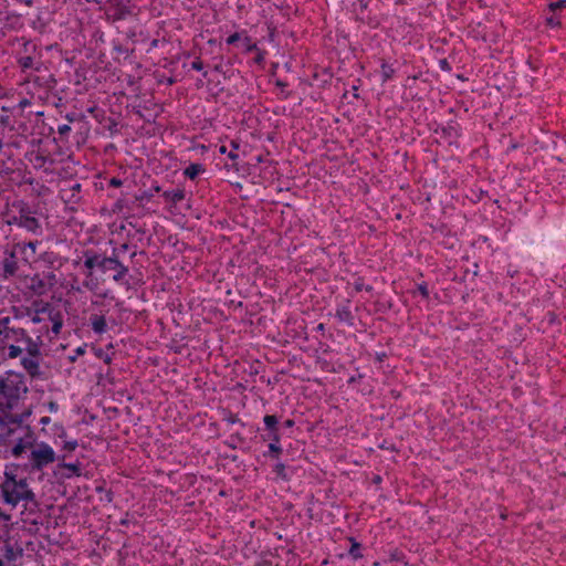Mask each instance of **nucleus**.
<instances>
[{
	"label": "nucleus",
	"instance_id": "1",
	"mask_svg": "<svg viewBox=\"0 0 566 566\" xmlns=\"http://www.w3.org/2000/svg\"><path fill=\"white\" fill-rule=\"evenodd\" d=\"M30 415V410L19 416L0 415V444H13L11 454L14 458H21L34 442V432L30 426L23 424L24 418Z\"/></svg>",
	"mask_w": 566,
	"mask_h": 566
},
{
	"label": "nucleus",
	"instance_id": "2",
	"mask_svg": "<svg viewBox=\"0 0 566 566\" xmlns=\"http://www.w3.org/2000/svg\"><path fill=\"white\" fill-rule=\"evenodd\" d=\"M84 266L87 272L85 273L83 285L90 291H94L98 285L94 277V269H98L104 274L108 271H114L113 280L116 283L128 284L125 280L129 271L128 266L119 261L118 253L116 251H112V255L107 256L105 254L97 253L94 250H85Z\"/></svg>",
	"mask_w": 566,
	"mask_h": 566
},
{
	"label": "nucleus",
	"instance_id": "3",
	"mask_svg": "<svg viewBox=\"0 0 566 566\" xmlns=\"http://www.w3.org/2000/svg\"><path fill=\"white\" fill-rule=\"evenodd\" d=\"M28 392L24 378L21 374L7 371L0 377V410L4 413L12 410L23 395Z\"/></svg>",
	"mask_w": 566,
	"mask_h": 566
},
{
	"label": "nucleus",
	"instance_id": "4",
	"mask_svg": "<svg viewBox=\"0 0 566 566\" xmlns=\"http://www.w3.org/2000/svg\"><path fill=\"white\" fill-rule=\"evenodd\" d=\"M38 208L24 200H18L12 203V210L9 214L7 223L20 229H24L33 235H42L43 227L36 217Z\"/></svg>",
	"mask_w": 566,
	"mask_h": 566
},
{
	"label": "nucleus",
	"instance_id": "5",
	"mask_svg": "<svg viewBox=\"0 0 566 566\" xmlns=\"http://www.w3.org/2000/svg\"><path fill=\"white\" fill-rule=\"evenodd\" d=\"M4 479L0 483L1 497L3 503L15 507L21 501L35 502V494L33 491L20 492L15 486V472L8 467L4 470Z\"/></svg>",
	"mask_w": 566,
	"mask_h": 566
},
{
	"label": "nucleus",
	"instance_id": "6",
	"mask_svg": "<svg viewBox=\"0 0 566 566\" xmlns=\"http://www.w3.org/2000/svg\"><path fill=\"white\" fill-rule=\"evenodd\" d=\"M27 450H31V452L24 469L30 473L40 472L56 460L55 451L46 442L35 443L34 441L32 447Z\"/></svg>",
	"mask_w": 566,
	"mask_h": 566
},
{
	"label": "nucleus",
	"instance_id": "7",
	"mask_svg": "<svg viewBox=\"0 0 566 566\" xmlns=\"http://www.w3.org/2000/svg\"><path fill=\"white\" fill-rule=\"evenodd\" d=\"M19 271V261L15 248L10 244H0V280L14 277Z\"/></svg>",
	"mask_w": 566,
	"mask_h": 566
},
{
	"label": "nucleus",
	"instance_id": "8",
	"mask_svg": "<svg viewBox=\"0 0 566 566\" xmlns=\"http://www.w3.org/2000/svg\"><path fill=\"white\" fill-rule=\"evenodd\" d=\"M109 10L107 13L108 20L112 22L126 20L133 14V7L130 0H108Z\"/></svg>",
	"mask_w": 566,
	"mask_h": 566
},
{
	"label": "nucleus",
	"instance_id": "9",
	"mask_svg": "<svg viewBox=\"0 0 566 566\" xmlns=\"http://www.w3.org/2000/svg\"><path fill=\"white\" fill-rule=\"evenodd\" d=\"M263 431L261 434L263 441L281 442V423L276 415H265L263 417Z\"/></svg>",
	"mask_w": 566,
	"mask_h": 566
},
{
	"label": "nucleus",
	"instance_id": "10",
	"mask_svg": "<svg viewBox=\"0 0 566 566\" xmlns=\"http://www.w3.org/2000/svg\"><path fill=\"white\" fill-rule=\"evenodd\" d=\"M25 158L35 169H43L45 171L55 164L52 156L41 147L28 151Z\"/></svg>",
	"mask_w": 566,
	"mask_h": 566
},
{
	"label": "nucleus",
	"instance_id": "11",
	"mask_svg": "<svg viewBox=\"0 0 566 566\" xmlns=\"http://www.w3.org/2000/svg\"><path fill=\"white\" fill-rule=\"evenodd\" d=\"M27 331L24 328L10 327L9 324H2L0 327V340L7 346L8 342L24 343Z\"/></svg>",
	"mask_w": 566,
	"mask_h": 566
},
{
	"label": "nucleus",
	"instance_id": "12",
	"mask_svg": "<svg viewBox=\"0 0 566 566\" xmlns=\"http://www.w3.org/2000/svg\"><path fill=\"white\" fill-rule=\"evenodd\" d=\"M38 313L48 314V317L52 323L51 332L57 336L63 327V314L60 311H55L49 303H44L40 308H38Z\"/></svg>",
	"mask_w": 566,
	"mask_h": 566
},
{
	"label": "nucleus",
	"instance_id": "13",
	"mask_svg": "<svg viewBox=\"0 0 566 566\" xmlns=\"http://www.w3.org/2000/svg\"><path fill=\"white\" fill-rule=\"evenodd\" d=\"M48 333H49L48 326L41 327V329H39V335L36 336V340H34L27 334V339H24L23 348L28 353L29 356L41 357V349H40V346L42 344L41 337L43 334H48Z\"/></svg>",
	"mask_w": 566,
	"mask_h": 566
},
{
	"label": "nucleus",
	"instance_id": "14",
	"mask_svg": "<svg viewBox=\"0 0 566 566\" xmlns=\"http://www.w3.org/2000/svg\"><path fill=\"white\" fill-rule=\"evenodd\" d=\"M21 365L31 378L40 377V357L24 356L21 358Z\"/></svg>",
	"mask_w": 566,
	"mask_h": 566
},
{
	"label": "nucleus",
	"instance_id": "15",
	"mask_svg": "<svg viewBox=\"0 0 566 566\" xmlns=\"http://www.w3.org/2000/svg\"><path fill=\"white\" fill-rule=\"evenodd\" d=\"M335 317L338 321L346 323L348 326L354 325L355 318L350 311V301L349 300H346L344 303L337 305L336 312H335Z\"/></svg>",
	"mask_w": 566,
	"mask_h": 566
},
{
	"label": "nucleus",
	"instance_id": "16",
	"mask_svg": "<svg viewBox=\"0 0 566 566\" xmlns=\"http://www.w3.org/2000/svg\"><path fill=\"white\" fill-rule=\"evenodd\" d=\"M17 62L22 72L28 70L39 71L42 65L40 59H36L33 54L19 55Z\"/></svg>",
	"mask_w": 566,
	"mask_h": 566
},
{
	"label": "nucleus",
	"instance_id": "17",
	"mask_svg": "<svg viewBox=\"0 0 566 566\" xmlns=\"http://www.w3.org/2000/svg\"><path fill=\"white\" fill-rule=\"evenodd\" d=\"M23 27H24V22H23L22 15L18 14V13L7 14L3 25H0V28H4V32L7 30L18 31V30H21Z\"/></svg>",
	"mask_w": 566,
	"mask_h": 566
},
{
	"label": "nucleus",
	"instance_id": "18",
	"mask_svg": "<svg viewBox=\"0 0 566 566\" xmlns=\"http://www.w3.org/2000/svg\"><path fill=\"white\" fill-rule=\"evenodd\" d=\"M90 326L92 331L97 335H103L108 329L105 316L98 314H91Z\"/></svg>",
	"mask_w": 566,
	"mask_h": 566
},
{
	"label": "nucleus",
	"instance_id": "19",
	"mask_svg": "<svg viewBox=\"0 0 566 566\" xmlns=\"http://www.w3.org/2000/svg\"><path fill=\"white\" fill-rule=\"evenodd\" d=\"M82 189V185L80 182H73L67 189H62L63 198L66 197V201L77 202L80 200V192Z\"/></svg>",
	"mask_w": 566,
	"mask_h": 566
},
{
	"label": "nucleus",
	"instance_id": "20",
	"mask_svg": "<svg viewBox=\"0 0 566 566\" xmlns=\"http://www.w3.org/2000/svg\"><path fill=\"white\" fill-rule=\"evenodd\" d=\"M442 135L449 139H455L461 136V127L455 122L448 123L447 126L442 127Z\"/></svg>",
	"mask_w": 566,
	"mask_h": 566
},
{
	"label": "nucleus",
	"instance_id": "21",
	"mask_svg": "<svg viewBox=\"0 0 566 566\" xmlns=\"http://www.w3.org/2000/svg\"><path fill=\"white\" fill-rule=\"evenodd\" d=\"M23 555V549L20 546L6 544L3 548V556L8 562H14L18 557Z\"/></svg>",
	"mask_w": 566,
	"mask_h": 566
},
{
	"label": "nucleus",
	"instance_id": "22",
	"mask_svg": "<svg viewBox=\"0 0 566 566\" xmlns=\"http://www.w3.org/2000/svg\"><path fill=\"white\" fill-rule=\"evenodd\" d=\"M185 190L184 189H172V190H166L163 193V197L166 201L171 202L174 205H177L178 202L182 201L185 199Z\"/></svg>",
	"mask_w": 566,
	"mask_h": 566
},
{
	"label": "nucleus",
	"instance_id": "23",
	"mask_svg": "<svg viewBox=\"0 0 566 566\" xmlns=\"http://www.w3.org/2000/svg\"><path fill=\"white\" fill-rule=\"evenodd\" d=\"M206 171V168L202 164H197V163H193V164H190L185 170H184V175L191 179V180H195L200 174L205 172Z\"/></svg>",
	"mask_w": 566,
	"mask_h": 566
},
{
	"label": "nucleus",
	"instance_id": "24",
	"mask_svg": "<svg viewBox=\"0 0 566 566\" xmlns=\"http://www.w3.org/2000/svg\"><path fill=\"white\" fill-rule=\"evenodd\" d=\"M283 449L281 447V442H270L268 446V451L263 453L265 458H271L274 460H279Z\"/></svg>",
	"mask_w": 566,
	"mask_h": 566
},
{
	"label": "nucleus",
	"instance_id": "25",
	"mask_svg": "<svg viewBox=\"0 0 566 566\" xmlns=\"http://www.w3.org/2000/svg\"><path fill=\"white\" fill-rule=\"evenodd\" d=\"M348 542L350 543V547L348 549V555L352 557V559L357 560L363 558L361 553V544L358 543L354 537H348Z\"/></svg>",
	"mask_w": 566,
	"mask_h": 566
},
{
	"label": "nucleus",
	"instance_id": "26",
	"mask_svg": "<svg viewBox=\"0 0 566 566\" xmlns=\"http://www.w3.org/2000/svg\"><path fill=\"white\" fill-rule=\"evenodd\" d=\"M273 473L275 474V479L282 480V481H289L291 476L286 473V467L282 462H277L273 467Z\"/></svg>",
	"mask_w": 566,
	"mask_h": 566
},
{
	"label": "nucleus",
	"instance_id": "27",
	"mask_svg": "<svg viewBox=\"0 0 566 566\" xmlns=\"http://www.w3.org/2000/svg\"><path fill=\"white\" fill-rule=\"evenodd\" d=\"M60 467L71 471V474H66L65 475L67 479H70L73 475L80 476L82 474V472H81V462H78V461L75 462V463H65V462H63L62 464H60Z\"/></svg>",
	"mask_w": 566,
	"mask_h": 566
},
{
	"label": "nucleus",
	"instance_id": "28",
	"mask_svg": "<svg viewBox=\"0 0 566 566\" xmlns=\"http://www.w3.org/2000/svg\"><path fill=\"white\" fill-rule=\"evenodd\" d=\"M380 69H381L382 82H387L390 78H392V76L395 74V69L391 65H389L388 63H382Z\"/></svg>",
	"mask_w": 566,
	"mask_h": 566
},
{
	"label": "nucleus",
	"instance_id": "29",
	"mask_svg": "<svg viewBox=\"0 0 566 566\" xmlns=\"http://www.w3.org/2000/svg\"><path fill=\"white\" fill-rule=\"evenodd\" d=\"M7 347H8V358H17L24 350L23 347L15 345V344H10Z\"/></svg>",
	"mask_w": 566,
	"mask_h": 566
},
{
	"label": "nucleus",
	"instance_id": "30",
	"mask_svg": "<svg viewBox=\"0 0 566 566\" xmlns=\"http://www.w3.org/2000/svg\"><path fill=\"white\" fill-rule=\"evenodd\" d=\"M242 42L247 53H252L259 48L256 43L252 42L251 38L247 33L244 34Z\"/></svg>",
	"mask_w": 566,
	"mask_h": 566
},
{
	"label": "nucleus",
	"instance_id": "31",
	"mask_svg": "<svg viewBox=\"0 0 566 566\" xmlns=\"http://www.w3.org/2000/svg\"><path fill=\"white\" fill-rule=\"evenodd\" d=\"M38 244H39L38 241H30V242L23 243V244L17 243V244H13L12 247L15 248V251L20 250L21 252H23L25 249H30V250H32L33 253H35Z\"/></svg>",
	"mask_w": 566,
	"mask_h": 566
},
{
	"label": "nucleus",
	"instance_id": "32",
	"mask_svg": "<svg viewBox=\"0 0 566 566\" xmlns=\"http://www.w3.org/2000/svg\"><path fill=\"white\" fill-rule=\"evenodd\" d=\"M551 17L546 18V24L551 28H559L562 25L560 17L556 12H552Z\"/></svg>",
	"mask_w": 566,
	"mask_h": 566
},
{
	"label": "nucleus",
	"instance_id": "33",
	"mask_svg": "<svg viewBox=\"0 0 566 566\" xmlns=\"http://www.w3.org/2000/svg\"><path fill=\"white\" fill-rule=\"evenodd\" d=\"M245 34V31L242 32H234L233 34L229 35L226 40L227 44L233 45L237 42L243 40V36Z\"/></svg>",
	"mask_w": 566,
	"mask_h": 566
},
{
	"label": "nucleus",
	"instance_id": "34",
	"mask_svg": "<svg viewBox=\"0 0 566 566\" xmlns=\"http://www.w3.org/2000/svg\"><path fill=\"white\" fill-rule=\"evenodd\" d=\"M354 289H355L356 292H360L363 290H365L367 292H371L373 291V286L371 285H365L364 279H361V277H358L354 282Z\"/></svg>",
	"mask_w": 566,
	"mask_h": 566
},
{
	"label": "nucleus",
	"instance_id": "35",
	"mask_svg": "<svg viewBox=\"0 0 566 566\" xmlns=\"http://www.w3.org/2000/svg\"><path fill=\"white\" fill-rule=\"evenodd\" d=\"M22 40L24 55L33 54L36 51V45L32 41L25 40L24 38H22Z\"/></svg>",
	"mask_w": 566,
	"mask_h": 566
},
{
	"label": "nucleus",
	"instance_id": "36",
	"mask_svg": "<svg viewBox=\"0 0 566 566\" xmlns=\"http://www.w3.org/2000/svg\"><path fill=\"white\" fill-rule=\"evenodd\" d=\"M564 8H566V0H558V1H555V2H551L548 4V10L551 12H556V11L562 10Z\"/></svg>",
	"mask_w": 566,
	"mask_h": 566
},
{
	"label": "nucleus",
	"instance_id": "37",
	"mask_svg": "<svg viewBox=\"0 0 566 566\" xmlns=\"http://www.w3.org/2000/svg\"><path fill=\"white\" fill-rule=\"evenodd\" d=\"M85 352H86V344H83L82 346H78L77 348H75V349H74V354H73V355H71V356H69V360H70L71 363H74V361L76 360V358H77L78 356L84 355V354H85Z\"/></svg>",
	"mask_w": 566,
	"mask_h": 566
},
{
	"label": "nucleus",
	"instance_id": "38",
	"mask_svg": "<svg viewBox=\"0 0 566 566\" xmlns=\"http://www.w3.org/2000/svg\"><path fill=\"white\" fill-rule=\"evenodd\" d=\"M95 356L99 359H103L105 364H111L112 357L106 354L102 348L95 349Z\"/></svg>",
	"mask_w": 566,
	"mask_h": 566
},
{
	"label": "nucleus",
	"instance_id": "39",
	"mask_svg": "<svg viewBox=\"0 0 566 566\" xmlns=\"http://www.w3.org/2000/svg\"><path fill=\"white\" fill-rule=\"evenodd\" d=\"M254 52L256 53V55L254 57V62L259 65L263 64L265 61L266 52L260 48H258V50H255Z\"/></svg>",
	"mask_w": 566,
	"mask_h": 566
},
{
	"label": "nucleus",
	"instance_id": "40",
	"mask_svg": "<svg viewBox=\"0 0 566 566\" xmlns=\"http://www.w3.org/2000/svg\"><path fill=\"white\" fill-rule=\"evenodd\" d=\"M15 486L20 490V492H25V491H32L30 488H29V484H28V481L27 479H20V480H17L15 479Z\"/></svg>",
	"mask_w": 566,
	"mask_h": 566
},
{
	"label": "nucleus",
	"instance_id": "41",
	"mask_svg": "<svg viewBox=\"0 0 566 566\" xmlns=\"http://www.w3.org/2000/svg\"><path fill=\"white\" fill-rule=\"evenodd\" d=\"M354 8L356 11H359L363 14L364 11L368 8V2L365 0H357L354 3Z\"/></svg>",
	"mask_w": 566,
	"mask_h": 566
},
{
	"label": "nucleus",
	"instance_id": "42",
	"mask_svg": "<svg viewBox=\"0 0 566 566\" xmlns=\"http://www.w3.org/2000/svg\"><path fill=\"white\" fill-rule=\"evenodd\" d=\"M275 85L281 88L284 98H289L291 96V92H285V87L287 86L286 82L281 80H276Z\"/></svg>",
	"mask_w": 566,
	"mask_h": 566
},
{
	"label": "nucleus",
	"instance_id": "43",
	"mask_svg": "<svg viewBox=\"0 0 566 566\" xmlns=\"http://www.w3.org/2000/svg\"><path fill=\"white\" fill-rule=\"evenodd\" d=\"M77 440L65 441L63 449L69 452H73L77 448Z\"/></svg>",
	"mask_w": 566,
	"mask_h": 566
},
{
	"label": "nucleus",
	"instance_id": "44",
	"mask_svg": "<svg viewBox=\"0 0 566 566\" xmlns=\"http://www.w3.org/2000/svg\"><path fill=\"white\" fill-rule=\"evenodd\" d=\"M418 291L419 293L421 294L422 297L424 298H428L429 297V290H428V285L426 282H422L420 284H418Z\"/></svg>",
	"mask_w": 566,
	"mask_h": 566
},
{
	"label": "nucleus",
	"instance_id": "45",
	"mask_svg": "<svg viewBox=\"0 0 566 566\" xmlns=\"http://www.w3.org/2000/svg\"><path fill=\"white\" fill-rule=\"evenodd\" d=\"M71 132V126L67 124L59 125L57 133L60 136H65Z\"/></svg>",
	"mask_w": 566,
	"mask_h": 566
},
{
	"label": "nucleus",
	"instance_id": "46",
	"mask_svg": "<svg viewBox=\"0 0 566 566\" xmlns=\"http://www.w3.org/2000/svg\"><path fill=\"white\" fill-rule=\"evenodd\" d=\"M191 69L195 70V71H202L203 70V62L201 61L200 57H197L192 63H191Z\"/></svg>",
	"mask_w": 566,
	"mask_h": 566
},
{
	"label": "nucleus",
	"instance_id": "47",
	"mask_svg": "<svg viewBox=\"0 0 566 566\" xmlns=\"http://www.w3.org/2000/svg\"><path fill=\"white\" fill-rule=\"evenodd\" d=\"M54 429H55V434L59 438H65L66 437V430L64 429V427L62 424H54Z\"/></svg>",
	"mask_w": 566,
	"mask_h": 566
},
{
	"label": "nucleus",
	"instance_id": "48",
	"mask_svg": "<svg viewBox=\"0 0 566 566\" xmlns=\"http://www.w3.org/2000/svg\"><path fill=\"white\" fill-rule=\"evenodd\" d=\"M153 195L150 192L144 191L139 196H136L137 201H149Z\"/></svg>",
	"mask_w": 566,
	"mask_h": 566
},
{
	"label": "nucleus",
	"instance_id": "49",
	"mask_svg": "<svg viewBox=\"0 0 566 566\" xmlns=\"http://www.w3.org/2000/svg\"><path fill=\"white\" fill-rule=\"evenodd\" d=\"M108 185H109V187L118 188V187H120L123 185V180L119 179V178L113 177L108 181Z\"/></svg>",
	"mask_w": 566,
	"mask_h": 566
},
{
	"label": "nucleus",
	"instance_id": "50",
	"mask_svg": "<svg viewBox=\"0 0 566 566\" xmlns=\"http://www.w3.org/2000/svg\"><path fill=\"white\" fill-rule=\"evenodd\" d=\"M128 249H129V244L128 243H123L118 248H114L113 251H116L118 253V256H119L122 253H125L126 251H128Z\"/></svg>",
	"mask_w": 566,
	"mask_h": 566
},
{
	"label": "nucleus",
	"instance_id": "51",
	"mask_svg": "<svg viewBox=\"0 0 566 566\" xmlns=\"http://www.w3.org/2000/svg\"><path fill=\"white\" fill-rule=\"evenodd\" d=\"M439 64H440L441 70H443V71H451V66H450L449 62L446 59L440 60Z\"/></svg>",
	"mask_w": 566,
	"mask_h": 566
},
{
	"label": "nucleus",
	"instance_id": "52",
	"mask_svg": "<svg viewBox=\"0 0 566 566\" xmlns=\"http://www.w3.org/2000/svg\"><path fill=\"white\" fill-rule=\"evenodd\" d=\"M294 426H295V421L293 419H286L281 424V427L286 428V429L293 428Z\"/></svg>",
	"mask_w": 566,
	"mask_h": 566
},
{
	"label": "nucleus",
	"instance_id": "53",
	"mask_svg": "<svg viewBox=\"0 0 566 566\" xmlns=\"http://www.w3.org/2000/svg\"><path fill=\"white\" fill-rule=\"evenodd\" d=\"M40 314H41V313H38V311H36V312H35V315H33V316L31 317V322H32L33 324H40V323L43 321V319L40 317Z\"/></svg>",
	"mask_w": 566,
	"mask_h": 566
},
{
	"label": "nucleus",
	"instance_id": "54",
	"mask_svg": "<svg viewBox=\"0 0 566 566\" xmlns=\"http://www.w3.org/2000/svg\"><path fill=\"white\" fill-rule=\"evenodd\" d=\"M48 407L51 412H56L59 409V405L55 401H50Z\"/></svg>",
	"mask_w": 566,
	"mask_h": 566
},
{
	"label": "nucleus",
	"instance_id": "55",
	"mask_svg": "<svg viewBox=\"0 0 566 566\" xmlns=\"http://www.w3.org/2000/svg\"><path fill=\"white\" fill-rule=\"evenodd\" d=\"M226 155H228V157L231 159V160H237L239 158V155L238 153L231 150L230 153L229 151H226Z\"/></svg>",
	"mask_w": 566,
	"mask_h": 566
},
{
	"label": "nucleus",
	"instance_id": "56",
	"mask_svg": "<svg viewBox=\"0 0 566 566\" xmlns=\"http://www.w3.org/2000/svg\"><path fill=\"white\" fill-rule=\"evenodd\" d=\"M18 3L25 4L28 7H31L34 2V0H14Z\"/></svg>",
	"mask_w": 566,
	"mask_h": 566
},
{
	"label": "nucleus",
	"instance_id": "57",
	"mask_svg": "<svg viewBox=\"0 0 566 566\" xmlns=\"http://www.w3.org/2000/svg\"><path fill=\"white\" fill-rule=\"evenodd\" d=\"M50 422H51V418H50V417H42V418L40 419V424H42V426H46V424H49Z\"/></svg>",
	"mask_w": 566,
	"mask_h": 566
},
{
	"label": "nucleus",
	"instance_id": "58",
	"mask_svg": "<svg viewBox=\"0 0 566 566\" xmlns=\"http://www.w3.org/2000/svg\"><path fill=\"white\" fill-rule=\"evenodd\" d=\"M11 516L0 511V522L10 521Z\"/></svg>",
	"mask_w": 566,
	"mask_h": 566
},
{
	"label": "nucleus",
	"instance_id": "59",
	"mask_svg": "<svg viewBox=\"0 0 566 566\" xmlns=\"http://www.w3.org/2000/svg\"><path fill=\"white\" fill-rule=\"evenodd\" d=\"M381 481H382V479L380 475H375L373 478V483H375V484H379V483H381Z\"/></svg>",
	"mask_w": 566,
	"mask_h": 566
},
{
	"label": "nucleus",
	"instance_id": "60",
	"mask_svg": "<svg viewBox=\"0 0 566 566\" xmlns=\"http://www.w3.org/2000/svg\"><path fill=\"white\" fill-rule=\"evenodd\" d=\"M10 317L7 316V317H3V318H0V327L2 326V324H9L10 323Z\"/></svg>",
	"mask_w": 566,
	"mask_h": 566
},
{
	"label": "nucleus",
	"instance_id": "61",
	"mask_svg": "<svg viewBox=\"0 0 566 566\" xmlns=\"http://www.w3.org/2000/svg\"><path fill=\"white\" fill-rule=\"evenodd\" d=\"M8 119H9V116H7V115H0V123H1V124H3V125H4V124H7Z\"/></svg>",
	"mask_w": 566,
	"mask_h": 566
},
{
	"label": "nucleus",
	"instance_id": "62",
	"mask_svg": "<svg viewBox=\"0 0 566 566\" xmlns=\"http://www.w3.org/2000/svg\"><path fill=\"white\" fill-rule=\"evenodd\" d=\"M231 146H232V148H233V151H235V150L239 148V143H238V142H235V140H232V142H231Z\"/></svg>",
	"mask_w": 566,
	"mask_h": 566
},
{
	"label": "nucleus",
	"instance_id": "63",
	"mask_svg": "<svg viewBox=\"0 0 566 566\" xmlns=\"http://www.w3.org/2000/svg\"><path fill=\"white\" fill-rule=\"evenodd\" d=\"M6 36L4 28H0V40Z\"/></svg>",
	"mask_w": 566,
	"mask_h": 566
},
{
	"label": "nucleus",
	"instance_id": "64",
	"mask_svg": "<svg viewBox=\"0 0 566 566\" xmlns=\"http://www.w3.org/2000/svg\"><path fill=\"white\" fill-rule=\"evenodd\" d=\"M219 151H220L221 154H226V151H227V147H226V146H223V145H222V146H220Z\"/></svg>",
	"mask_w": 566,
	"mask_h": 566
}]
</instances>
